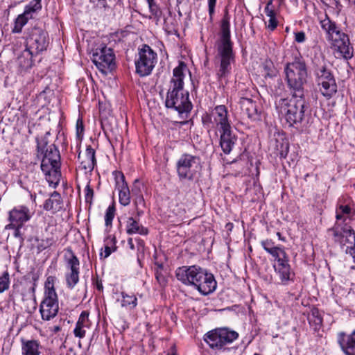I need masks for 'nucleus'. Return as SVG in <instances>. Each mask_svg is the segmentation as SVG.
<instances>
[{
	"instance_id": "nucleus-26",
	"label": "nucleus",
	"mask_w": 355,
	"mask_h": 355,
	"mask_svg": "<svg viewBox=\"0 0 355 355\" xmlns=\"http://www.w3.org/2000/svg\"><path fill=\"white\" fill-rule=\"evenodd\" d=\"M205 341L211 348L221 349L224 347L218 329L208 332L205 338Z\"/></svg>"
},
{
	"instance_id": "nucleus-1",
	"label": "nucleus",
	"mask_w": 355,
	"mask_h": 355,
	"mask_svg": "<svg viewBox=\"0 0 355 355\" xmlns=\"http://www.w3.org/2000/svg\"><path fill=\"white\" fill-rule=\"evenodd\" d=\"M284 73L291 98H280L276 103V108L289 126L300 129L302 128L305 112L309 107L304 98V85L308 76L304 60L301 56L295 57L292 62L286 63Z\"/></svg>"
},
{
	"instance_id": "nucleus-5",
	"label": "nucleus",
	"mask_w": 355,
	"mask_h": 355,
	"mask_svg": "<svg viewBox=\"0 0 355 355\" xmlns=\"http://www.w3.org/2000/svg\"><path fill=\"white\" fill-rule=\"evenodd\" d=\"M322 28L326 32L327 39L331 42V45L336 51L338 58L346 60L353 56V48L349 46V39L344 33L340 31L336 24L330 20L326 15L325 18L320 21Z\"/></svg>"
},
{
	"instance_id": "nucleus-54",
	"label": "nucleus",
	"mask_w": 355,
	"mask_h": 355,
	"mask_svg": "<svg viewBox=\"0 0 355 355\" xmlns=\"http://www.w3.org/2000/svg\"><path fill=\"white\" fill-rule=\"evenodd\" d=\"M336 218L337 220V222L336 223H342L344 221L345 223H347L346 218L343 217V214L338 209H337L336 211Z\"/></svg>"
},
{
	"instance_id": "nucleus-14",
	"label": "nucleus",
	"mask_w": 355,
	"mask_h": 355,
	"mask_svg": "<svg viewBox=\"0 0 355 355\" xmlns=\"http://www.w3.org/2000/svg\"><path fill=\"white\" fill-rule=\"evenodd\" d=\"M58 310V295L53 296L52 293L48 295H44L40 306L42 318L44 320H50L57 315Z\"/></svg>"
},
{
	"instance_id": "nucleus-31",
	"label": "nucleus",
	"mask_w": 355,
	"mask_h": 355,
	"mask_svg": "<svg viewBox=\"0 0 355 355\" xmlns=\"http://www.w3.org/2000/svg\"><path fill=\"white\" fill-rule=\"evenodd\" d=\"M51 133L49 131L46 132L44 135L41 137H37L35 140L37 143V156L44 153L46 148H49L50 144H49L48 137L50 136Z\"/></svg>"
},
{
	"instance_id": "nucleus-36",
	"label": "nucleus",
	"mask_w": 355,
	"mask_h": 355,
	"mask_svg": "<svg viewBox=\"0 0 355 355\" xmlns=\"http://www.w3.org/2000/svg\"><path fill=\"white\" fill-rule=\"evenodd\" d=\"M265 77L272 78L276 76L277 71L270 60H266L262 64Z\"/></svg>"
},
{
	"instance_id": "nucleus-35",
	"label": "nucleus",
	"mask_w": 355,
	"mask_h": 355,
	"mask_svg": "<svg viewBox=\"0 0 355 355\" xmlns=\"http://www.w3.org/2000/svg\"><path fill=\"white\" fill-rule=\"evenodd\" d=\"M268 254L275 258L276 261L275 263H279V260L284 261L289 259L288 254L284 250V248L281 246H277L275 249L270 250Z\"/></svg>"
},
{
	"instance_id": "nucleus-57",
	"label": "nucleus",
	"mask_w": 355,
	"mask_h": 355,
	"mask_svg": "<svg viewBox=\"0 0 355 355\" xmlns=\"http://www.w3.org/2000/svg\"><path fill=\"white\" fill-rule=\"evenodd\" d=\"M288 144H287L286 145V149H285V150H284H284H282V151L280 152V153H279L280 157H281L282 158H285V157H286L287 154H288Z\"/></svg>"
},
{
	"instance_id": "nucleus-30",
	"label": "nucleus",
	"mask_w": 355,
	"mask_h": 355,
	"mask_svg": "<svg viewBox=\"0 0 355 355\" xmlns=\"http://www.w3.org/2000/svg\"><path fill=\"white\" fill-rule=\"evenodd\" d=\"M67 251L69 255V257L65 255L67 268L69 270V272H79L80 261L78 259L74 254L71 249L68 248Z\"/></svg>"
},
{
	"instance_id": "nucleus-29",
	"label": "nucleus",
	"mask_w": 355,
	"mask_h": 355,
	"mask_svg": "<svg viewBox=\"0 0 355 355\" xmlns=\"http://www.w3.org/2000/svg\"><path fill=\"white\" fill-rule=\"evenodd\" d=\"M22 355H40L39 343L32 340L22 342Z\"/></svg>"
},
{
	"instance_id": "nucleus-19",
	"label": "nucleus",
	"mask_w": 355,
	"mask_h": 355,
	"mask_svg": "<svg viewBox=\"0 0 355 355\" xmlns=\"http://www.w3.org/2000/svg\"><path fill=\"white\" fill-rule=\"evenodd\" d=\"M279 263H274L273 268L275 272L284 285H287L290 281H293L295 273L292 271L289 262V259L284 261L279 260Z\"/></svg>"
},
{
	"instance_id": "nucleus-47",
	"label": "nucleus",
	"mask_w": 355,
	"mask_h": 355,
	"mask_svg": "<svg viewBox=\"0 0 355 355\" xmlns=\"http://www.w3.org/2000/svg\"><path fill=\"white\" fill-rule=\"evenodd\" d=\"M216 3V0H208L209 15L211 21H212L213 15L215 12Z\"/></svg>"
},
{
	"instance_id": "nucleus-55",
	"label": "nucleus",
	"mask_w": 355,
	"mask_h": 355,
	"mask_svg": "<svg viewBox=\"0 0 355 355\" xmlns=\"http://www.w3.org/2000/svg\"><path fill=\"white\" fill-rule=\"evenodd\" d=\"M338 209L343 214H349L351 212V208L348 205H340Z\"/></svg>"
},
{
	"instance_id": "nucleus-22",
	"label": "nucleus",
	"mask_w": 355,
	"mask_h": 355,
	"mask_svg": "<svg viewBox=\"0 0 355 355\" xmlns=\"http://www.w3.org/2000/svg\"><path fill=\"white\" fill-rule=\"evenodd\" d=\"M90 322L89 320V313L83 311L76 324V327L73 329L74 336L79 338H83L85 336V329L89 328Z\"/></svg>"
},
{
	"instance_id": "nucleus-52",
	"label": "nucleus",
	"mask_w": 355,
	"mask_h": 355,
	"mask_svg": "<svg viewBox=\"0 0 355 355\" xmlns=\"http://www.w3.org/2000/svg\"><path fill=\"white\" fill-rule=\"evenodd\" d=\"M155 278L160 284H164L166 282L165 277L158 270L155 272Z\"/></svg>"
},
{
	"instance_id": "nucleus-41",
	"label": "nucleus",
	"mask_w": 355,
	"mask_h": 355,
	"mask_svg": "<svg viewBox=\"0 0 355 355\" xmlns=\"http://www.w3.org/2000/svg\"><path fill=\"white\" fill-rule=\"evenodd\" d=\"M105 241L107 242V244L105 246V257H107L116 248L115 246V237L109 236L107 238Z\"/></svg>"
},
{
	"instance_id": "nucleus-9",
	"label": "nucleus",
	"mask_w": 355,
	"mask_h": 355,
	"mask_svg": "<svg viewBox=\"0 0 355 355\" xmlns=\"http://www.w3.org/2000/svg\"><path fill=\"white\" fill-rule=\"evenodd\" d=\"M157 55L148 44L138 49V58L135 60L136 72L140 76L151 73L157 63Z\"/></svg>"
},
{
	"instance_id": "nucleus-46",
	"label": "nucleus",
	"mask_w": 355,
	"mask_h": 355,
	"mask_svg": "<svg viewBox=\"0 0 355 355\" xmlns=\"http://www.w3.org/2000/svg\"><path fill=\"white\" fill-rule=\"evenodd\" d=\"M85 200L87 203L91 205L92 203L93 196H94V190L92 189L88 184L85 189Z\"/></svg>"
},
{
	"instance_id": "nucleus-37",
	"label": "nucleus",
	"mask_w": 355,
	"mask_h": 355,
	"mask_svg": "<svg viewBox=\"0 0 355 355\" xmlns=\"http://www.w3.org/2000/svg\"><path fill=\"white\" fill-rule=\"evenodd\" d=\"M80 272H68L65 275L66 284L69 288L73 289L79 281Z\"/></svg>"
},
{
	"instance_id": "nucleus-23",
	"label": "nucleus",
	"mask_w": 355,
	"mask_h": 355,
	"mask_svg": "<svg viewBox=\"0 0 355 355\" xmlns=\"http://www.w3.org/2000/svg\"><path fill=\"white\" fill-rule=\"evenodd\" d=\"M60 168V165H58V167H56L55 165L49 166L46 171L44 170V167L41 168L42 172L46 176V180L49 184L51 186L52 185L53 187H55L59 183L61 175Z\"/></svg>"
},
{
	"instance_id": "nucleus-53",
	"label": "nucleus",
	"mask_w": 355,
	"mask_h": 355,
	"mask_svg": "<svg viewBox=\"0 0 355 355\" xmlns=\"http://www.w3.org/2000/svg\"><path fill=\"white\" fill-rule=\"evenodd\" d=\"M84 128L83 121L80 119H78L76 123V130H77V135L79 137L83 132Z\"/></svg>"
},
{
	"instance_id": "nucleus-34",
	"label": "nucleus",
	"mask_w": 355,
	"mask_h": 355,
	"mask_svg": "<svg viewBox=\"0 0 355 355\" xmlns=\"http://www.w3.org/2000/svg\"><path fill=\"white\" fill-rule=\"evenodd\" d=\"M308 320L310 324L314 327L315 330L318 329L322 323V318L318 309H314L311 311Z\"/></svg>"
},
{
	"instance_id": "nucleus-49",
	"label": "nucleus",
	"mask_w": 355,
	"mask_h": 355,
	"mask_svg": "<svg viewBox=\"0 0 355 355\" xmlns=\"http://www.w3.org/2000/svg\"><path fill=\"white\" fill-rule=\"evenodd\" d=\"M140 185V182L137 180H135L131 189L133 196L141 195Z\"/></svg>"
},
{
	"instance_id": "nucleus-16",
	"label": "nucleus",
	"mask_w": 355,
	"mask_h": 355,
	"mask_svg": "<svg viewBox=\"0 0 355 355\" xmlns=\"http://www.w3.org/2000/svg\"><path fill=\"white\" fill-rule=\"evenodd\" d=\"M213 123L216 124L218 131L231 129L228 119V112L225 105H217L212 112Z\"/></svg>"
},
{
	"instance_id": "nucleus-51",
	"label": "nucleus",
	"mask_w": 355,
	"mask_h": 355,
	"mask_svg": "<svg viewBox=\"0 0 355 355\" xmlns=\"http://www.w3.org/2000/svg\"><path fill=\"white\" fill-rule=\"evenodd\" d=\"M268 27L269 29L273 31L277 26V21L276 19V15H273L272 17H269Z\"/></svg>"
},
{
	"instance_id": "nucleus-4",
	"label": "nucleus",
	"mask_w": 355,
	"mask_h": 355,
	"mask_svg": "<svg viewBox=\"0 0 355 355\" xmlns=\"http://www.w3.org/2000/svg\"><path fill=\"white\" fill-rule=\"evenodd\" d=\"M175 276L182 284L193 286L203 295L213 293L217 286L213 274L196 265L178 268Z\"/></svg>"
},
{
	"instance_id": "nucleus-13",
	"label": "nucleus",
	"mask_w": 355,
	"mask_h": 355,
	"mask_svg": "<svg viewBox=\"0 0 355 355\" xmlns=\"http://www.w3.org/2000/svg\"><path fill=\"white\" fill-rule=\"evenodd\" d=\"M34 211L25 205L15 206L9 211V227H22L34 215Z\"/></svg>"
},
{
	"instance_id": "nucleus-27",
	"label": "nucleus",
	"mask_w": 355,
	"mask_h": 355,
	"mask_svg": "<svg viewBox=\"0 0 355 355\" xmlns=\"http://www.w3.org/2000/svg\"><path fill=\"white\" fill-rule=\"evenodd\" d=\"M37 55L26 48L17 58V63L22 70H26L33 65V57Z\"/></svg>"
},
{
	"instance_id": "nucleus-33",
	"label": "nucleus",
	"mask_w": 355,
	"mask_h": 355,
	"mask_svg": "<svg viewBox=\"0 0 355 355\" xmlns=\"http://www.w3.org/2000/svg\"><path fill=\"white\" fill-rule=\"evenodd\" d=\"M121 306L129 308L130 309H135L137 306V298L135 295H128L125 292H121Z\"/></svg>"
},
{
	"instance_id": "nucleus-24",
	"label": "nucleus",
	"mask_w": 355,
	"mask_h": 355,
	"mask_svg": "<svg viewBox=\"0 0 355 355\" xmlns=\"http://www.w3.org/2000/svg\"><path fill=\"white\" fill-rule=\"evenodd\" d=\"M62 200L60 194L54 191L51 193L50 198L47 199L44 204V209L47 211L57 212L62 208Z\"/></svg>"
},
{
	"instance_id": "nucleus-20",
	"label": "nucleus",
	"mask_w": 355,
	"mask_h": 355,
	"mask_svg": "<svg viewBox=\"0 0 355 355\" xmlns=\"http://www.w3.org/2000/svg\"><path fill=\"white\" fill-rule=\"evenodd\" d=\"M220 146L225 154H230L232 150L236 141L237 137L233 133L232 128L219 132Z\"/></svg>"
},
{
	"instance_id": "nucleus-48",
	"label": "nucleus",
	"mask_w": 355,
	"mask_h": 355,
	"mask_svg": "<svg viewBox=\"0 0 355 355\" xmlns=\"http://www.w3.org/2000/svg\"><path fill=\"white\" fill-rule=\"evenodd\" d=\"M295 41L297 43H303L306 40V35L304 31H297L294 33Z\"/></svg>"
},
{
	"instance_id": "nucleus-61",
	"label": "nucleus",
	"mask_w": 355,
	"mask_h": 355,
	"mask_svg": "<svg viewBox=\"0 0 355 355\" xmlns=\"http://www.w3.org/2000/svg\"><path fill=\"white\" fill-rule=\"evenodd\" d=\"M96 286H97V288L98 290H102L103 289V286H102L101 284L98 283Z\"/></svg>"
},
{
	"instance_id": "nucleus-15",
	"label": "nucleus",
	"mask_w": 355,
	"mask_h": 355,
	"mask_svg": "<svg viewBox=\"0 0 355 355\" xmlns=\"http://www.w3.org/2000/svg\"><path fill=\"white\" fill-rule=\"evenodd\" d=\"M116 182V189L119 191V202L123 206H127L130 202V191L124 175L119 171L114 172Z\"/></svg>"
},
{
	"instance_id": "nucleus-60",
	"label": "nucleus",
	"mask_w": 355,
	"mask_h": 355,
	"mask_svg": "<svg viewBox=\"0 0 355 355\" xmlns=\"http://www.w3.org/2000/svg\"><path fill=\"white\" fill-rule=\"evenodd\" d=\"M60 329H60V327L59 326H54L53 327V331L55 332V333H57V332L60 331Z\"/></svg>"
},
{
	"instance_id": "nucleus-17",
	"label": "nucleus",
	"mask_w": 355,
	"mask_h": 355,
	"mask_svg": "<svg viewBox=\"0 0 355 355\" xmlns=\"http://www.w3.org/2000/svg\"><path fill=\"white\" fill-rule=\"evenodd\" d=\"M42 158L41 168H44V170H47L48 167L51 165H60V155L58 148L55 144H50L49 148H46L45 152L38 157Z\"/></svg>"
},
{
	"instance_id": "nucleus-10",
	"label": "nucleus",
	"mask_w": 355,
	"mask_h": 355,
	"mask_svg": "<svg viewBox=\"0 0 355 355\" xmlns=\"http://www.w3.org/2000/svg\"><path fill=\"white\" fill-rule=\"evenodd\" d=\"M114 59L112 49L106 46L96 48L92 54L93 62L103 74H107L114 68Z\"/></svg>"
},
{
	"instance_id": "nucleus-3",
	"label": "nucleus",
	"mask_w": 355,
	"mask_h": 355,
	"mask_svg": "<svg viewBox=\"0 0 355 355\" xmlns=\"http://www.w3.org/2000/svg\"><path fill=\"white\" fill-rule=\"evenodd\" d=\"M186 71H188L187 67L183 62H180L173 69L165 101L166 107L177 111L182 119H187L193 108L189 92L184 89Z\"/></svg>"
},
{
	"instance_id": "nucleus-11",
	"label": "nucleus",
	"mask_w": 355,
	"mask_h": 355,
	"mask_svg": "<svg viewBox=\"0 0 355 355\" xmlns=\"http://www.w3.org/2000/svg\"><path fill=\"white\" fill-rule=\"evenodd\" d=\"M329 234H331L335 243L342 246L346 245L349 242L348 237L353 236L354 243V245L349 248V253L353 257L355 262V232L350 225L345 223H335L334 225L328 229Z\"/></svg>"
},
{
	"instance_id": "nucleus-63",
	"label": "nucleus",
	"mask_w": 355,
	"mask_h": 355,
	"mask_svg": "<svg viewBox=\"0 0 355 355\" xmlns=\"http://www.w3.org/2000/svg\"><path fill=\"white\" fill-rule=\"evenodd\" d=\"M293 4H297V0H289Z\"/></svg>"
},
{
	"instance_id": "nucleus-64",
	"label": "nucleus",
	"mask_w": 355,
	"mask_h": 355,
	"mask_svg": "<svg viewBox=\"0 0 355 355\" xmlns=\"http://www.w3.org/2000/svg\"><path fill=\"white\" fill-rule=\"evenodd\" d=\"M166 355H176L175 353L173 352L171 354L168 353Z\"/></svg>"
},
{
	"instance_id": "nucleus-39",
	"label": "nucleus",
	"mask_w": 355,
	"mask_h": 355,
	"mask_svg": "<svg viewBox=\"0 0 355 355\" xmlns=\"http://www.w3.org/2000/svg\"><path fill=\"white\" fill-rule=\"evenodd\" d=\"M10 284V275L8 271H4L0 277V293L8 290Z\"/></svg>"
},
{
	"instance_id": "nucleus-44",
	"label": "nucleus",
	"mask_w": 355,
	"mask_h": 355,
	"mask_svg": "<svg viewBox=\"0 0 355 355\" xmlns=\"http://www.w3.org/2000/svg\"><path fill=\"white\" fill-rule=\"evenodd\" d=\"M274 1L275 0H269L265 8L264 12L268 17H272L273 15H276V6L273 4Z\"/></svg>"
},
{
	"instance_id": "nucleus-58",
	"label": "nucleus",
	"mask_w": 355,
	"mask_h": 355,
	"mask_svg": "<svg viewBox=\"0 0 355 355\" xmlns=\"http://www.w3.org/2000/svg\"><path fill=\"white\" fill-rule=\"evenodd\" d=\"M144 202V198L143 196L141 195L139 196H136V199H135V204L137 205L138 203H141Z\"/></svg>"
},
{
	"instance_id": "nucleus-28",
	"label": "nucleus",
	"mask_w": 355,
	"mask_h": 355,
	"mask_svg": "<svg viewBox=\"0 0 355 355\" xmlns=\"http://www.w3.org/2000/svg\"><path fill=\"white\" fill-rule=\"evenodd\" d=\"M86 159L81 161V165L85 170L92 171L96 165L95 150L91 146H87L85 151Z\"/></svg>"
},
{
	"instance_id": "nucleus-40",
	"label": "nucleus",
	"mask_w": 355,
	"mask_h": 355,
	"mask_svg": "<svg viewBox=\"0 0 355 355\" xmlns=\"http://www.w3.org/2000/svg\"><path fill=\"white\" fill-rule=\"evenodd\" d=\"M54 282L55 277L53 276H49L47 277L46 281L45 282V291L44 295H48L51 293H52V295H58L54 287Z\"/></svg>"
},
{
	"instance_id": "nucleus-12",
	"label": "nucleus",
	"mask_w": 355,
	"mask_h": 355,
	"mask_svg": "<svg viewBox=\"0 0 355 355\" xmlns=\"http://www.w3.org/2000/svg\"><path fill=\"white\" fill-rule=\"evenodd\" d=\"M42 0H31L24 8V12L18 15L12 32L19 33L29 19H33L42 10Z\"/></svg>"
},
{
	"instance_id": "nucleus-6",
	"label": "nucleus",
	"mask_w": 355,
	"mask_h": 355,
	"mask_svg": "<svg viewBox=\"0 0 355 355\" xmlns=\"http://www.w3.org/2000/svg\"><path fill=\"white\" fill-rule=\"evenodd\" d=\"M313 71L319 90L322 96L329 99L337 92V85L331 71L327 67L324 57H315Z\"/></svg>"
},
{
	"instance_id": "nucleus-56",
	"label": "nucleus",
	"mask_w": 355,
	"mask_h": 355,
	"mask_svg": "<svg viewBox=\"0 0 355 355\" xmlns=\"http://www.w3.org/2000/svg\"><path fill=\"white\" fill-rule=\"evenodd\" d=\"M168 20V18L164 19V27L166 30L168 31L169 32H171L173 30H175V26L173 25V23L169 24Z\"/></svg>"
},
{
	"instance_id": "nucleus-59",
	"label": "nucleus",
	"mask_w": 355,
	"mask_h": 355,
	"mask_svg": "<svg viewBox=\"0 0 355 355\" xmlns=\"http://www.w3.org/2000/svg\"><path fill=\"white\" fill-rule=\"evenodd\" d=\"M128 244L129 245L130 248L131 250H135V245L133 243V239L132 238H129L128 239Z\"/></svg>"
},
{
	"instance_id": "nucleus-25",
	"label": "nucleus",
	"mask_w": 355,
	"mask_h": 355,
	"mask_svg": "<svg viewBox=\"0 0 355 355\" xmlns=\"http://www.w3.org/2000/svg\"><path fill=\"white\" fill-rule=\"evenodd\" d=\"M126 232L128 234H139L140 235H146L148 233V230L140 225L138 221L132 217L128 218L126 224Z\"/></svg>"
},
{
	"instance_id": "nucleus-50",
	"label": "nucleus",
	"mask_w": 355,
	"mask_h": 355,
	"mask_svg": "<svg viewBox=\"0 0 355 355\" xmlns=\"http://www.w3.org/2000/svg\"><path fill=\"white\" fill-rule=\"evenodd\" d=\"M21 228V227H7V225L6 226V229L14 230H15V232H14L15 237L19 238L20 239V242L23 243L24 242V238L22 236V234H21V230H20Z\"/></svg>"
},
{
	"instance_id": "nucleus-21",
	"label": "nucleus",
	"mask_w": 355,
	"mask_h": 355,
	"mask_svg": "<svg viewBox=\"0 0 355 355\" xmlns=\"http://www.w3.org/2000/svg\"><path fill=\"white\" fill-rule=\"evenodd\" d=\"M241 109L244 114L252 121L259 119V113L256 103L248 98H242L239 101Z\"/></svg>"
},
{
	"instance_id": "nucleus-43",
	"label": "nucleus",
	"mask_w": 355,
	"mask_h": 355,
	"mask_svg": "<svg viewBox=\"0 0 355 355\" xmlns=\"http://www.w3.org/2000/svg\"><path fill=\"white\" fill-rule=\"evenodd\" d=\"M115 215V207L114 205H110L106 210L105 215V223L107 227L111 226Z\"/></svg>"
},
{
	"instance_id": "nucleus-45",
	"label": "nucleus",
	"mask_w": 355,
	"mask_h": 355,
	"mask_svg": "<svg viewBox=\"0 0 355 355\" xmlns=\"http://www.w3.org/2000/svg\"><path fill=\"white\" fill-rule=\"evenodd\" d=\"M261 245L268 253H269L270 250H272L277 247L275 245V243L271 239H266L261 241Z\"/></svg>"
},
{
	"instance_id": "nucleus-2",
	"label": "nucleus",
	"mask_w": 355,
	"mask_h": 355,
	"mask_svg": "<svg viewBox=\"0 0 355 355\" xmlns=\"http://www.w3.org/2000/svg\"><path fill=\"white\" fill-rule=\"evenodd\" d=\"M236 62L231 40L230 16L225 10L220 24L219 40L217 42V54L215 57L216 77L219 80L226 79L232 71V64Z\"/></svg>"
},
{
	"instance_id": "nucleus-32",
	"label": "nucleus",
	"mask_w": 355,
	"mask_h": 355,
	"mask_svg": "<svg viewBox=\"0 0 355 355\" xmlns=\"http://www.w3.org/2000/svg\"><path fill=\"white\" fill-rule=\"evenodd\" d=\"M218 329L220 334L223 346L232 343L239 336V334L236 331L229 330L227 328H222Z\"/></svg>"
},
{
	"instance_id": "nucleus-18",
	"label": "nucleus",
	"mask_w": 355,
	"mask_h": 355,
	"mask_svg": "<svg viewBox=\"0 0 355 355\" xmlns=\"http://www.w3.org/2000/svg\"><path fill=\"white\" fill-rule=\"evenodd\" d=\"M337 341L345 355H355V330L350 334L338 333Z\"/></svg>"
},
{
	"instance_id": "nucleus-42",
	"label": "nucleus",
	"mask_w": 355,
	"mask_h": 355,
	"mask_svg": "<svg viewBox=\"0 0 355 355\" xmlns=\"http://www.w3.org/2000/svg\"><path fill=\"white\" fill-rule=\"evenodd\" d=\"M93 8L100 12H105L109 8L107 0H89Z\"/></svg>"
},
{
	"instance_id": "nucleus-62",
	"label": "nucleus",
	"mask_w": 355,
	"mask_h": 355,
	"mask_svg": "<svg viewBox=\"0 0 355 355\" xmlns=\"http://www.w3.org/2000/svg\"><path fill=\"white\" fill-rule=\"evenodd\" d=\"M30 291H31L33 293H35V286H31V287L30 288Z\"/></svg>"
},
{
	"instance_id": "nucleus-38",
	"label": "nucleus",
	"mask_w": 355,
	"mask_h": 355,
	"mask_svg": "<svg viewBox=\"0 0 355 355\" xmlns=\"http://www.w3.org/2000/svg\"><path fill=\"white\" fill-rule=\"evenodd\" d=\"M146 1L150 13L157 19V20H159L162 16V10L157 4L155 0H146Z\"/></svg>"
},
{
	"instance_id": "nucleus-8",
	"label": "nucleus",
	"mask_w": 355,
	"mask_h": 355,
	"mask_svg": "<svg viewBox=\"0 0 355 355\" xmlns=\"http://www.w3.org/2000/svg\"><path fill=\"white\" fill-rule=\"evenodd\" d=\"M200 159L189 153L182 154L176 163V171L180 180L192 181L199 169Z\"/></svg>"
},
{
	"instance_id": "nucleus-7",
	"label": "nucleus",
	"mask_w": 355,
	"mask_h": 355,
	"mask_svg": "<svg viewBox=\"0 0 355 355\" xmlns=\"http://www.w3.org/2000/svg\"><path fill=\"white\" fill-rule=\"evenodd\" d=\"M49 44V34L41 26H35L26 31V48L38 55L46 51Z\"/></svg>"
}]
</instances>
